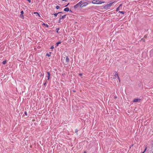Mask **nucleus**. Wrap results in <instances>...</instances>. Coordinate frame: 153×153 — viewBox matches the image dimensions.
I'll use <instances>...</instances> for the list:
<instances>
[{
    "mask_svg": "<svg viewBox=\"0 0 153 153\" xmlns=\"http://www.w3.org/2000/svg\"><path fill=\"white\" fill-rule=\"evenodd\" d=\"M23 13H24L23 11V10L21 12V14H22H22H23Z\"/></svg>",
    "mask_w": 153,
    "mask_h": 153,
    "instance_id": "obj_24",
    "label": "nucleus"
},
{
    "mask_svg": "<svg viewBox=\"0 0 153 153\" xmlns=\"http://www.w3.org/2000/svg\"><path fill=\"white\" fill-rule=\"evenodd\" d=\"M48 82L47 81H46L44 84V85H46V83H47Z\"/></svg>",
    "mask_w": 153,
    "mask_h": 153,
    "instance_id": "obj_27",
    "label": "nucleus"
},
{
    "mask_svg": "<svg viewBox=\"0 0 153 153\" xmlns=\"http://www.w3.org/2000/svg\"><path fill=\"white\" fill-rule=\"evenodd\" d=\"M84 153H86V152L85 151L84 152Z\"/></svg>",
    "mask_w": 153,
    "mask_h": 153,
    "instance_id": "obj_36",
    "label": "nucleus"
},
{
    "mask_svg": "<svg viewBox=\"0 0 153 153\" xmlns=\"http://www.w3.org/2000/svg\"><path fill=\"white\" fill-rule=\"evenodd\" d=\"M142 153H144V152H143Z\"/></svg>",
    "mask_w": 153,
    "mask_h": 153,
    "instance_id": "obj_39",
    "label": "nucleus"
},
{
    "mask_svg": "<svg viewBox=\"0 0 153 153\" xmlns=\"http://www.w3.org/2000/svg\"><path fill=\"white\" fill-rule=\"evenodd\" d=\"M66 16V15H63L62 16H61V15H60V16H61V17L60 18V20L64 19L65 18Z\"/></svg>",
    "mask_w": 153,
    "mask_h": 153,
    "instance_id": "obj_7",
    "label": "nucleus"
},
{
    "mask_svg": "<svg viewBox=\"0 0 153 153\" xmlns=\"http://www.w3.org/2000/svg\"><path fill=\"white\" fill-rule=\"evenodd\" d=\"M117 78L119 79V81L120 82V78L119 77L118 75L117 72H116L114 75L113 76V79H115V78Z\"/></svg>",
    "mask_w": 153,
    "mask_h": 153,
    "instance_id": "obj_3",
    "label": "nucleus"
},
{
    "mask_svg": "<svg viewBox=\"0 0 153 153\" xmlns=\"http://www.w3.org/2000/svg\"><path fill=\"white\" fill-rule=\"evenodd\" d=\"M64 11L65 12H68L69 11V8L68 7H66L65 8L64 10Z\"/></svg>",
    "mask_w": 153,
    "mask_h": 153,
    "instance_id": "obj_10",
    "label": "nucleus"
},
{
    "mask_svg": "<svg viewBox=\"0 0 153 153\" xmlns=\"http://www.w3.org/2000/svg\"><path fill=\"white\" fill-rule=\"evenodd\" d=\"M61 22V20H60V18L59 19V20L58 22L59 23Z\"/></svg>",
    "mask_w": 153,
    "mask_h": 153,
    "instance_id": "obj_32",
    "label": "nucleus"
},
{
    "mask_svg": "<svg viewBox=\"0 0 153 153\" xmlns=\"http://www.w3.org/2000/svg\"><path fill=\"white\" fill-rule=\"evenodd\" d=\"M80 7V5L78 3L77 4L75 5L74 6V8L75 9H76L77 8Z\"/></svg>",
    "mask_w": 153,
    "mask_h": 153,
    "instance_id": "obj_5",
    "label": "nucleus"
},
{
    "mask_svg": "<svg viewBox=\"0 0 153 153\" xmlns=\"http://www.w3.org/2000/svg\"><path fill=\"white\" fill-rule=\"evenodd\" d=\"M6 61H3L2 62V64H3V65H4L6 64Z\"/></svg>",
    "mask_w": 153,
    "mask_h": 153,
    "instance_id": "obj_19",
    "label": "nucleus"
},
{
    "mask_svg": "<svg viewBox=\"0 0 153 153\" xmlns=\"http://www.w3.org/2000/svg\"><path fill=\"white\" fill-rule=\"evenodd\" d=\"M69 11L71 13H72V11L71 10H69Z\"/></svg>",
    "mask_w": 153,
    "mask_h": 153,
    "instance_id": "obj_30",
    "label": "nucleus"
},
{
    "mask_svg": "<svg viewBox=\"0 0 153 153\" xmlns=\"http://www.w3.org/2000/svg\"><path fill=\"white\" fill-rule=\"evenodd\" d=\"M141 100L140 99H135L133 101V102H137L140 101Z\"/></svg>",
    "mask_w": 153,
    "mask_h": 153,
    "instance_id": "obj_4",
    "label": "nucleus"
},
{
    "mask_svg": "<svg viewBox=\"0 0 153 153\" xmlns=\"http://www.w3.org/2000/svg\"><path fill=\"white\" fill-rule=\"evenodd\" d=\"M92 3L94 4H100L104 3V2H102L101 1L98 0H94L92 1Z\"/></svg>",
    "mask_w": 153,
    "mask_h": 153,
    "instance_id": "obj_1",
    "label": "nucleus"
},
{
    "mask_svg": "<svg viewBox=\"0 0 153 153\" xmlns=\"http://www.w3.org/2000/svg\"><path fill=\"white\" fill-rule=\"evenodd\" d=\"M68 0H62L63 1H67Z\"/></svg>",
    "mask_w": 153,
    "mask_h": 153,
    "instance_id": "obj_33",
    "label": "nucleus"
},
{
    "mask_svg": "<svg viewBox=\"0 0 153 153\" xmlns=\"http://www.w3.org/2000/svg\"><path fill=\"white\" fill-rule=\"evenodd\" d=\"M147 147H146V148H145V149H144V152H144L145 151H146V150H147Z\"/></svg>",
    "mask_w": 153,
    "mask_h": 153,
    "instance_id": "obj_26",
    "label": "nucleus"
},
{
    "mask_svg": "<svg viewBox=\"0 0 153 153\" xmlns=\"http://www.w3.org/2000/svg\"><path fill=\"white\" fill-rule=\"evenodd\" d=\"M152 153H153V152H152Z\"/></svg>",
    "mask_w": 153,
    "mask_h": 153,
    "instance_id": "obj_40",
    "label": "nucleus"
},
{
    "mask_svg": "<svg viewBox=\"0 0 153 153\" xmlns=\"http://www.w3.org/2000/svg\"><path fill=\"white\" fill-rule=\"evenodd\" d=\"M46 27H48V25L46 24Z\"/></svg>",
    "mask_w": 153,
    "mask_h": 153,
    "instance_id": "obj_31",
    "label": "nucleus"
},
{
    "mask_svg": "<svg viewBox=\"0 0 153 153\" xmlns=\"http://www.w3.org/2000/svg\"><path fill=\"white\" fill-rule=\"evenodd\" d=\"M62 13V12H59L57 13H55L53 15H54V16L55 17H56V16H57V15L60 14Z\"/></svg>",
    "mask_w": 153,
    "mask_h": 153,
    "instance_id": "obj_8",
    "label": "nucleus"
},
{
    "mask_svg": "<svg viewBox=\"0 0 153 153\" xmlns=\"http://www.w3.org/2000/svg\"><path fill=\"white\" fill-rule=\"evenodd\" d=\"M47 73L48 74V79H47V80H48L50 78V73L49 72H47Z\"/></svg>",
    "mask_w": 153,
    "mask_h": 153,
    "instance_id": "obj_11",
    "label": "nucleus"
},
{
    "mask_svg": "<svg viewBox=\"0 0 153 153\" xmlns=\"http://www.w3.org/2000/svg\"><path fill=\"white\" fill-rule=\"evenodd\" d=\"M51 52H50L49 53H47L46 54V56H48V57L50 56H51Z\"/></svg>",
    "mask_w": 153,
    "mask_h": 153,
    "instance_id": "obj_12",
    "label": "nucleus"
},
{
    "mask_svg": "<svg viewBox=\"0 0 153 153\" xmlns=\"http://www.w3.org/2000/svg\"><path fill=\"white\" fill-rule=\"evenodd\" d=\"M122 6V4H120V5L119 7L121 6Z\"/></svg>",
    "mask_w": 153,
    "mask_h": 153,
    "instance_id": "obj_34",
    "label": "nucleus"
},
{
    "mask_svg": "<svg viewBox=\"0 0 153 153\" xmlns=\"http://www.w3.org/2000/svg\"><path fill=\"white\" fill-rule=\"evenodd\" d=\"M79 75L80 76H81V75H82V74H79Z\"/></svg>",
    "mask_w": 153,
    "mask_h": 153,
    "instance_id": "obj_35",
    "label": "nucleus"
},
{
    "mask_svg": "<svg viewBox=\"0 0 153 153\" xmlns=\"http://www.w3.org/2000/svg\"><path fill=\"white\" fill-rule=\"evenodd\" d=\"M119 10V7H117L116 9V11H118Z\"/></svg>",
    "mask_w": 153,
    "mask_h": 153,
    "instance_id": "obj_22",
    "label": "nucleus"
},
{
    "mask_svg": "<svg viewBox=\"0 0 153 153\" xmlns=\"http://www.w3.org/2000/svg\"><path fill=\"white\" fill-rule=\"evenodd\" d=\"M119 13H122V14H124L125 12L124 11H119Z\"/></svg>",
    "mask_w": 153,
    "mask_h": 153,
    "instance_id": "obj_17",
    "label": "nucleus"
},
{
    "mask_svg": "<svg viewBox=\"0 0 153 153\" xmlns=\"http://www.w3.org/2000/svg\"><path fill=\"white\" fill-rule=\"evenodd\" d=\"M65 61L67 63H68L69 62V60L68 56L66 57Z\"/></svg>",
    "mask_w": 153,
    "mask_h": 153,
    "instance_id": "obj_9",
    "label": "nucleus"
},
{
    "mask_svg": "<svg viewBox=\"0 0 153 153\" xmlns=\"http://www.w3.org/2000/svg\"><path fill=\"white\" fill-rule=\"evenodd\" d=\"M25 115H27V113L26 112H25Z\"/></svg>",
    "mask_w": 153,
    "mask_h": 153,
    "instance_id": "obj_28",
    "label": "nucleus"
},
{
    "mask_svg": "<svg viewBox=\"0 0 153 153\" xmlns=\"http://www.w3.org/2000/svg\"><path fill=\"white\" fill-rule=\"evenodd\" d=\"M68 4L67 5H66V6H65V7H66V6H68V4Z\"/></svg>",
    "mask_w": 153,
    "mask_h": 153,
    "instance_id": "obj_38",
    "label": "nucleus"
},
{
    "mask_svg": "<svg viewBox=\"0 0 153 153\" xmlns=\"http://www.w3.org/2000/svg\"><path fill=\"white\" fill-rule=\"evenodd\" d=\"M27 1L29 2V3H30L31 2V0H27Z\"/></svg>",
    "mask_w": 153,
    "mask_h": 153,
    "instance_id": "obj_29",
    "label": "nucleus"
},
{
    "mask_svg": "<svg viewBox=\"0 0 153 153\" xmlns=\"http://www.w3.org/2000/svg\"><path fill=\"white\" fill-rule=\"evenodd\" d=\"M60 7L58 6H56V9H58Z\"/></svg>",
    "mask_w": 153,
    "mask_h": 153,
    "instance_id": "obj_20",
    "label": "nucleus"
},
{
    "mask_svg": "<svg viewBox=\"0 0 153 153\" xmlns=\"http://www.w3.org/2000/svg\"><path fill=\"white\" fill-rule=\"evenodd\" d=\"M114 3V2H111V3H110L109 4H107L105 5L104 7V9H107L108 8L111 7L112 4Z\"/></svg>",
    "mask_w": 153,
    "mask_h": 153,
    "instance_id": "obj_2",
    "label": "nucleus"
},
{
    "mask_svg": "<svg viewBox=\"0 0 153 153\" xmlns=\"http://www.w3.org/2000/svg\"><path fill=\"white\" fill-rule=\"evenodd\" d=\"M61 43V42H57L56 43V46H58V45H59V44H60Z\"/></svg>",
    "mask_w": 153,
    "mask_h": 153,
    "instance_id": "obj_14",
    "label": "nucleus"
},
{
    "mask_svg": "<svg viewBox=\"0 0 153 153\" xmlns=\"http://www.w3.org/2000/svg\"><path fill=\"white\" fill-rule=\"evenodd\" d=\"M78 131V130L77 129H75V132L76 133V134H77V135H78V133H77Z\"/></svg>",
    "mask_w": 153,
    "mask_h": 153,
    "instance_id": "obj_16",
    "label": "nucleus"
},
{
    "mask_svg": "<svg viewBox=\"0 0 153 153\" xmlns=\"http://www.w3.org/2000/svg\"><path fill=\"white\" fill-rule=\"evenodd\" d=\"M34 14H37V15H38L39 16H40V15H39V14L38 13H37V12H34Z\"/></svg>",
    "mask_w": 153,
    "mask_h": 153,
    "instance_id": "obj_21",
    "label": "nucleus"
},
{
    "mask_svg": "<svg viewBox=\"0 0 153 153\" xmlns=\"http://www.w3.org/2000/svg\"><path fill=\"white\" fill-rule=\"evenodd\" d=\"M138 85L139 86H141L142 85V83H139L138 84Z\"/></svg>",
    "mask_w": 153,
    "mask_h": 153,
    "instance_id": "obj_23",
    "label": "nucleus"
},
{
    "mask_svg": "<svg viewBox=\"0 0 153 153\" xmlns=\"http://www.w3.org/2000/svg\"><path fill=\"white\" fill-rule=\"evenodd\" d=\"M87 4H84V5H85V6H86Z\"/></svg>",
    "mask_w": 153,
    "mask_h": 153,
    "instance_id": "obj_37",
    "label": "nucleus"
},
{
    "mask_svg": "<svg viewBox=\"0 0 153 153\" xmlns=\"http://www.w3.org/2000/svg\"><path fill=\"white\" fill-rule=\"evenodd\" d=\"M59 30V28H56V31L57 33H58V31Z\"/></svg>",
    "mask_w": 153,
    "mask_h": 153,
    "instance_id": "obj_13",
    "label": "nucleus"
},
{
    "mask_svg": "<svg viewBox=\"0 0 153 153\" xmlns=\"http://www.w3.org/2000/svg\"><path fill=\"white\" fill-rule=\"evenodd\" d=\"M54 46L53 45H52V46H51V49H53L54 48Z\"/></svg>",
    "mask_w": 153,
    "mask_h": 153,
    "instance_id": "obj_25",
    "label": "nucleus"
},
{
    "mask_svg": "<svg viewBox=\"0 0 153 153\" xmlns=\"http://www.w3.org/2000/svg\"><path fill=\"white\" fill-rule=\"evenodd\" d=\"M82 2H83L82 1H82H79L78 3L79 4V5H80V4H82Z\"/></svg>",
    "mask_w": 153,
    "mask_h": 153,
    "instance_id": "obj_15",
    "label": "nucleus"
},
{
    "mask_svg": "<svg viewBox=\"0 0 153 153\" xmlns=\"http://www.w3.org/2000/svg\"><path fill=\"white\" fill-rule=\"evenodd\" d=\"M84 4H88V3H86V2L84 3H82V4L80 5V7L82 8V7H85V5H84Z\"/></svg>",
    "mask_w": 153,
    "mask_h": 153,
    "instance_id": "obj_6",
    "label": "nucleus"
},
{
    "mask_svg": "<svg viewBox=\"0 0 153 153\" xmlns=\"http://www.w3.org/2000/svg\"><path fill=\"white\" fill-rule=\"evenodd\" d=\"M20 17L22 19H23L24 18V16L23 14L22 15V14H20Z\"/></svg>",
    "mask_w": 153,
    "mask_h": 153,
    "instance_id": "obj_18",
    "label": "nucleus"
}]
</instances>
